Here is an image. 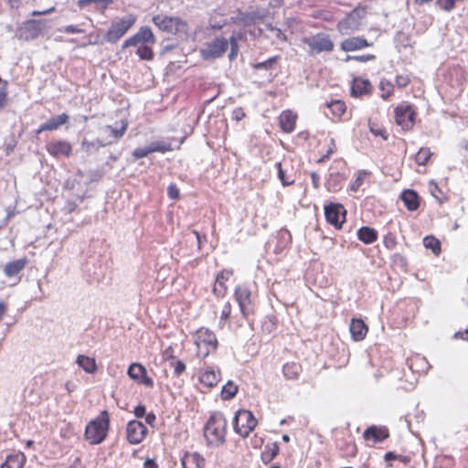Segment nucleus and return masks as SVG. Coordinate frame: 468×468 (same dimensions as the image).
Instances as JSON below:
<instances>
[{
    "label": "nucleus",
    "instance_id": "72a5a7b5",
    "mask_svg": "<svg viewBox=\"0 0 468 468\" xmlns=\"http://www.w3.org/2000/svg\"><path fill=\"white\" fill-rule=\"evenodd\" d=\"M372 173L368 170H358L355 179L349 185V190L357 192L365 183L369 182Z\"/></svg>",
    "mask_w": 468,
    "mask_h": 468
},
{
    "label": "nucleus",
    "instance_id": "aec40b11",
    "mask_svg": "<svg viewBox=\"0 0 468 468\" xmlns=\"http://www.w3.org/2000/svg\"><path fill=\"white\" fill-rule=\"evenodd\" d=\"M364 14V9L355 8L344 19L337 23V30L340 33H346L349 29H358L359 23L357 22V18H360Z\"/></svg>",
    "mask_w": 468,
    "mask_h": 468
},
{
    "label": "nucleus",
    "instance_id": "7ed1b4c3",
    "mask_svg": "<svg viewBox=\"0 0 468 468\" xmlns=\"http://www.w3.org/2000/svg\"><path fill=\"white\" fill-rule=\"evenodd\" d=\"M233 297L243 319L249 320L250 316L255 314L257 291L250 283L237 284L233 290Z\"/></svg>",
    "mask_w": 468,
    "mask_h": 468
},
{
    "label": "nucleus",
    "instance_id": "09e8293b",
    "mask_svg": "<svg viewBox=\"0 0 468 468\" xmlns=\"http://www.w3.org/2000/svg\"><path fill=\"white\" fill-rule=\"evenodd\" d=\"M275 166L278 170V177L281 180L282 186H291L294 183L293 179H290L286 175L284 170L282 169V165L281 162L275 164Z\"/></svg>",
    "mask_w": 468,
    "mask_h": 468
},
{
    "label": "nucleus",
    "instance_id": "473e14b6",
    "mask_svg": "<svg viewBox=\"0 0 468 468\" xmlns=\"http://www.w3.org/2000/svg\"><path fill=\"white\" fill-rule=\"evenodd\" d=\"M378 238V231L370 227L363 226L357 230V239L364 244H372Z\"/></svg>",
    "mask_w": 468,
    "mask_h": 468
},
{
    "label": "nucleus",
    "instance_id": "3c124183",
    "mask_svg": "<svg viewBox=\"0 0 468 468\" xmlns=\"http://www.w3.org/2000/svg\"><path fill=\"white\" fill-rule=\"evenodd\" d=\"M101 42V35L99 33H96V32H90L88 36H87V42L80 45V47H86V46H89V45H98Z\"/></svg>",
    "mask_w": 468,
    "mask_h": 468
},
{
    "label": "nucleus",
    "instance_id": "79ce46f5",
    "mask_svg": "<svg viewBox=\"0 0 468 468\" xmlns=\"http://www.w3.org/2000/svg\"><path fill=\"white\" fill-rule=\"evenodd\" d=\"M423 245L426 249L431 250L436 256L441 251V241L434 236H427L423 239Z\"/></svg>",
    "mask_w": 468,
    "mask_h": 468
},
{
    "label": "nucleus",
    "instance_id": "4be33fe9",
    "mask_svg": "<svg viewBox=\"0 0 468 468\" xmlns=\"http://www.w3.org/2000/svg\"><path fill=\"white\" fill-rule=\"evenodd\" d=\"M298 115L292 110H285L278 117L279 126L285 133H291L295 130Z\"/></svg>",
    "mask_w": 468,
    "mask_h": 468
},
{
    "label": "nucleus",
    "instance_id": "b1692460",
    "mask_svg": "<svg viewBox=\"0 0 468 468\" xmlns=\"http://www.w3.org/2000/svg\"><path fill=\"white\" fill-rule=\"evenodd\" d=\"M69 121V114L63 112L61 114H58L57 116H54L50 118L46 122L42 123L39 128L36 131L37 134H39L46 131H57L58 130L62 125L68 123Z\"/></svg>",
    "mask_w": 468,
    "mask_h": 468
},
{
    "label": "nucleus",
    "instance_id": "39448f33",
    "mask_svg": "<svg viewBox=\"0 0 468 468\" xmlns=\"http://www.w3.org/2000/svg\"><path fill=\"white\" fill-rule=\"evenodd\" d=\"M152 22L162 32L186 39L189 35L188 23L179 16L158 14L153 16Z\"/></svg>",
    "mask_w": 468,
    "mask_h": 468
},
{
    "label": "nucleus",
    "instance_id": "37998d69",
    "mask_svg": "<svg viewBox=\"0 0 468 468\" xmlns=\"http://www.w3.org/2000/svg\"><path fill=\"white\" fill-rule=\"evenodd\" d=\"M148 148H149V151H150L151 154L152 153H155V152L165 154L166 152L173 151V147H172L171 143L166 142V141L152 142L148 145Z\"/></svg>",
    "mask_w": 468,
    "mask_h": 468
},
{
    "label": "nucleus",
    "instance_id": "20e7f679",
    "mask_svg": "<svg viewBox=\"0 0 468 468\" xmlns=\"http://www.w3.org/2000/svg\"><path fill=\"white\" fill-rule=\"evenodd\" d=\"M228 422L223 413L213 412L205 427L204 436L208 445L219 446L226 441Z\"/></svg>",
    "mask_w": 468,
    "mask_h": 468
},
{
    "label": "nucleus",
    "instance_id": "c9c22d12",
    "mask_svg": "<svg viewBox=\"0 0 468 468\" xmlns=\"http://www.w3.org/2000/svg\"><path fill=\"white\" fill-rule=\"evenodd\" d=\"M302 372V366L298 362H287L282 367L283 376L287 379H297L299 378Z\"/></svg>",
    "mask_w": 468,
    "mask_h": 468
},
{
    "label": "nucleus",
    "instance_id": "f704fd0d",
    "mask_svg": "<svg viewBox=\"0 0 468 468\" xmlns=\"http://www.w3.org/2000/svg\"><path fill=\"white\" fill-rule=\"evenodd\" d=\"M232 310H233V307H232L231 303L229 301L225 302L221 308V311H220L219 323H218L219 328H224L226 325L229 329H231L233 327L231 321H230Z\"/></svg>",
    "mask_w": 468,
    "mask_h": 468
},
{
    "label": "nucleus",
    "instance_id": "dca6fc26",
    "mask_svg": "<svg viewBox=\"0 0 468 468\" xmlns=\"http://www.w3.org/2000/svg\"><path fill=\"white\" fill-rule=\"evenodd\" d=\"M127 375L138 385L150 388L154 387L153 378L148 376L145 367L141 363H132L128 367Z\"/></svg>",
    "mask_w": 468,
    "mask_h": 468
},
{
    "label": "nucleus",
    "instance_id": "603ef678",
    "mask_svg": "<svg viewBox=\"0 0 468 468\" xmlns=\"http://www.w3.org/2000/svg\"><path fill=\"white\" fill-rule=\"evenodd\" d=\"M170 366L174 368V374L176 377L181 376L186 369V364L181 360L173 361Z\"/></svg>",
    "mask_w": 468,
    "mask_h": 468
},
{
    "label": "nucleus",
    "instance_id": "69168bd1",
    "mask_svg": "<svg viewBox=\"0 0 468 468\" xmlns=\"http://www.w3.org/2000/svg\"><path fill=\"white\" fill-rule=\"evenodd\" d=\"M264 440L261 436L258 435L257 433L254 434V436L250 440L251 446L254 449H260L263 445Z\"/></svg>",
    "mask_w": 468,
    "mask_h": 468
},
{
    "label": "nucleus",
    "instance_id": "f8f14e48",
    "mask_svg": "<svg viewBox=\"0 0 468 468\" xmlns=\"http://www.w3.org/2000/svg\"><path fill=\"white\" fill-rule=\"evenodd\" d=\"M395 121L403 130L413 128L417 113L410 104H399L394 109Z\"/></svg>",
    "mask_w": 468,
    "mask_h": 468
},
{
    "label": "nucleus",
    "instance_id": "5fc2aeb1",
    "mask_svg": "<svg viewBox=\"0 0 468 468\" xmlns=\"http://www.w3.org/2000/svg\"><path fill=\"white\" fill-rule=\"evenodd\" d=\"M229 44H230V48H231V51H230L229 57L232 60L238 55V51H239L238 38L234 36H231L229 38Z\"/></svg>",
    "mask_w": 468,
    "mask_h": 468
},
{
    "label": "nucleus",
    "instance_id": "a211bd4d",
    "mask_svg": "<svg viewBox=\"0 0 468 468\" xmlns=\"http://www.w3.org/2000/svg\"><path fill=\"white\" fill-rule=\"evenodd\" d=\"M128 121L123 119L120 122V125L116 128L112 127L111 125L104 126L101 131L105 134L101 139L104 141V144L107 143L108 145H112L120 140L126 133L128 128Z\"/></svg>",
    "mask_w": 468,
    "mask_h": 468
},
{
    "label": "nucleus",
    "instance_id": "0e129e2a",
    "mask_svg": "<svg viewBox=\"0 0 468 468\" xmlns=\"http://www.w3.org/2000/svg\"><path fill=\"white\" fill-rule=\"evenodd\" d=\"M246 117L244 110L240 107L236 108L232 112V119L236 122H239Z\"/></svg>",
    "mask_w": 468,
    "mask_h": 468
},
{
    "label": "nucleus",
    "instance_id": "bb28decb",
    "mask_svg": "<svg viewBox=\"0 0 468 468\" xmlns=\"http://www.w3.org/2000/svg\"><path fill=\"white\" fill-rule=\"evenodd\" d=\"M349 331L355 341H362L367 335L368 327L361 318H353L350 322Z\"/></svg>",
    "mask_w": 468,
    "mask_h": 468
},
{
    "label": "nucleus",
    "instance_id": "e433bc0d",
    "mask_svg": "<svg viewBox=\"0 0 468 468\" xmlns=\"http://www.w3.org/2000/svg\"><path fill=\"white\" fill-rule=\"evenodd\" d=\"M378 90L380 98L383 101H388L394 95L395 87L390 80L382 79L378 83Z\"/></svg>",
    "mask_w": 468,
    "mask_h": 468
},
{
    "label": "nucleus",
    "instance_id": "c03bdc74",
    "mask_svg": "<svg viewBox=\"0 0 468 468\" xmlns=\"http://www.w3.org/2000/svg\"><path fill=\"white\" fill-rule=\"evenodd\" d=\"M431 155L432 153L429 148L422 147L416 154L415 161L419 165H426L429 163Z\"/></svg>",
    "mask_w": 468,
    "mask_h": 468
},
{
    "label": "nucleus",
    "instance_id": "9b49d317",
    "mask_svg": "<svg viewBox=\"0 0 468 468\" xmlns=\"http://www.w3.org/2000/svg\"><path fill=\"white\" fill-rule=\"evenodd\" d=\"M235 271L232 268H223L215 275L212 293L217 298H224L229 291V282L233 280Z\"/></svg>",
    "mask_w": 468,
    "mask_h": 468
},
{
    "label": "nucleus",
    "instance_id": "7c9ffc66",
    "mask_svg": "<svg viewBox=\"0 0 468 468\" xmlns=\"http://www.w3.org/2000/svg\"><path fill=\"white\" fill-rule=\"evenodd\" d=\"M408 364L412 372L423 374L429 368V362L420 355H413L408 359Z\"/></svg>",
    "mask_w": 468,
    "mask_h": 468
},
{
    "label": "nucleus",
    "instance_id": "49530a36",
    "mask_svg": "<svg viewBox=\"0 0 468 468\" xmlns=\"http://www.w3.org/2000/svg\"><path fill=\"white\" fill-rule=\"evenodd\" d=\"M383 244L386 249L389 250H394L398 245L396 235L391 231L386 233L383 237Z\"/></svg>",
    "mask_w": 468,
    "mask_h": 468
},
{
    "label": "nucleus",
    "instance_id": "9d476101",
    "mask_svg": "<svg viewBox=\"0 0 468 468\" xmlns=\"http://www.w3.org/2000/svg\"><path fill=\"white\" fill-rule=\"evenodd\" d=\"M46 28L47 21L45 19H28L18 27L16 36L21 40H34L41 36Z\"/></svg>",
    "mask_w": 468,
    "mask_h": 468
},
{
    "label": "nucleus",
    "instance_id": "ea45409f",
    "mask_svg": "<svg viewBox=\"0 0 468 468\" xmlns=\"http://www.w3.org/2000/svg\"><path fill=\"white\" fill-rule=\"evenodd\" d=\"M105 146H107V143L104 144V141L101 138H98L94 141L83 139L81 142V150L88 154L94 151H98L101 147Z\"/></svg>",
    "mask_w": 468,
    "mask_h": 468
},
{
    "label": "nucleus",
    "instance_id": "e2e57ef3",
    "mask_svg": "<svg viewBox=\"0 0 468 468\" xmlns=\"http://www.w3.org/2000/svg\"><path fill=\"white\" fill-rule=\"evenodd\" d=\"M61 31L64 33H67V34H78V33L84 32L83 29L80 28L78 26H75V25H68V26L64 27L61 29Z\"/></svg>",
    "mask_w": 468,
    "mask_h": 468
},
{
    "label": "nucleus",
    "instance_id": "338daca9",
    "mask_svg": "<svg viewBox=\"0 0 468 468\" xmlns=\"http://www.w3.org/2000/svg\"><path fill=\"white\" fill-rule=\"evenodd\" d=\"M133 414L136 418L140 419L145 416L146 408L144 405H138L134 408Z\"/></svg>",
    "mask_w": 468,
    "mask_h": 468
},
{
    "label": "nucleus",
    "instance_id": "4468645a",
    "mask_svg": "<svg viewBox=\"0 0 468 468\" xmlns=\"http://www.w3.org/2000/svg\"><path fill=\"white\" fill-rule=\"evenodd\" d=\"M46 151L55 159L69 158L73 154V145L65 139H54L46 144Z\"/></svg>",
    "mask_w": 468,
    "mask_h": 468
},
{
    "label": "nucleus",
    "instance_id": "de8ad7c7",
    "mask_svg": "<svg viewBox=\"0 0 468 468\" xmlns=\"http://www.w3.org/2000/svg\"><path fill=\"white\" fill-rule=\"evenodd\" d=\"M411 82V76L409 73L397 74L395 78V85L399 89L406 88Z\"/></svg>",
    "mask_w": 468,
    "mask_h": 468
},
{
    "label": "nucleus",
    "instance_id": "4c0bfd02",
    "mask_svg": "<svg viewBox=\"0 0 468 468\" xmlns=\"http://www.w3.org/2000/svg\"><path fill=\"white\" fill-rule=\"evenodd\" d=\"M77 364L89 374H93L97 370V364L95 359L84 355L78 356Z\"/></svg>",
    "mask_w": 468,
    "mask_h": 468
},
{
    "label": "nucleus",
    "instance_id": "a18cd8bd",
    "mask_svg": "<svg viewBox=\"0 0 468 468\" xmlns=\"http://www.w3.org/2000/svg\"><path fill=\"white\" fill-rule=\"evenodd\" d=\"M429 190L433 197H435L440 203L444 202L447 197L444 195V193L441 191V189L439 187V186L433 182L431 181L429 183Z\"/></svg>",
    "mask_w": 468,
    "mask_h": 468
},
{
    "label": "nucleus",
    "instance_id": "423d86ee",
    "mask_svg": "<svg viewBox=\"0 0 468 468\" xmlns=\"http://www.w3.org/2000/svg\"><path fill=\"white\" fill-rule=\"evenodd\" d=\"M193 337L196 353L200 359H206L217 352L219 343L216 334L209 328L204 326L198 328Z\"/></svg>",
    "mask_w": 468,
    "mask_h": 468
},
{
    "label": "nucleus",
    "instance_id": "412c9836",
    "mask_svg": "<svg viewBox=\"0 0 468 468\" xmlns=\"http://www.w3.org/2000/svg\"><path fill=\"white\" fill-rule=\"evenodd\" d=\"M389 437V431L386 426H369L365 430L363 438L366 441H371L373 443H378L385 441Z\"/></svg>",
    "mask_w": 468,
    "mask_h": 468
},
{
    "label": "nucleus",
    "instance_id": "8fccbe9b",
    "mask_svg": "<svg viewBox=\"0 0 468 468\" xmlns=\"http://www.w3.org/2000/svg\"><path fill=\"white\" fill-rule=\"evenodd\" d=\"M278 59H279V56H274L265 61L254 64L253 69H270L272 67V64L277 62Z\"/></svg>",
    "mask_w": 468,
    "mask_h": 468
},
{
    "label": "nucleus",
    "instance_id": "2eb2a0df",
    "mask_svg": "<svg viewBox=\"0 0 468 468\" xmlns=\"http://www.w3.org/2000/svg\"><path fill=\"white\" fill-rule=\"evenodd\" d=\"M346 210L339 203H329L324 206V217L326 221L336 229H341L346 222Z\"/></svg>",
    "mask_w": 468,
    "mask_h": 468
},
{
    "label": "nucleus",
    "instance_id": "a878e982",
    "mask_svg": "<svg viewBox=\"0 0 468 468\" xmlns=\"http://www.w3.org/2000/svg\"><path fill=\"white\" fill-rule=\"evenodd\" d=\"M183 468H203L205 458L197 452H186L181 459Z\"/></svg>",
    "mask_w": 468,
    "mask_h": 468
},
{
    "label": "nucleus",
    "instance_id": "5701e85b",
    "mask_svg": "<svg viewBox=\"0 0 468 468\" xmlns=\"http://www.w3.org/2000/svg\"><path fill=\"white\" fill-rule=\"evenodd\" d=\"M372 92V85L367 79L355 77L351 83L350 94L352 97L358 98L369 95Z\"/></svg>",
    "mask_w": 468,
    "mask_h": 468
},
{
    "label": "nucleus",
    "instance_id": "6e6d98bb",
    "mask_svg": "<svg viewBox=\"0 0 468 468\" xmlns=\"http://www.w3.org/2000/svg\"><path fill=\"white\" fill-rule=\"evenodd\" d=\"M90 3H99L102 5V7L107 8L112 3V0H79L78 5L80 7H84L87 4Z\"/></svg>",
    "mask_w": 468,
    "mask_h": 468
},
{
    "label": "nucleus",
    "instance_id": "58836bf2",
    "mask_svg": "<svg viewBox=\"0 0 468 468\" xmlns=\"http://www.w3.org/2000/svg\"><path fill=\"white\" fill-rule=\"evenodd\" d=\"M280 447L277 442L268 443L261 452V460L268 463L271 462L279 453Z\"/></svg>",
    "mask_w": 468,
    "mask_h": 468
},
{
    "label": "nucleus",
    "instance_id": "c756f323",
    "mask_svg": "<svg viewBox=\"0 0 468 468\" xmlns=\"http://www.w3.org/2000/svg\"><path fill=\"white\" fill-rule=\"evenodd\" d=\"M400 198L410 211H416L420 207V197L418 193L412 189L404 190L400 195Z\"/></svg>",
    "mask_w": 468,
    "mask_h": 468
},
{
    "label": "nucleus",
    "instance_id": "0eeeda50",
    "mask_svg": "<svg viewBox=\"0 0 468 468\" xmlns=\"http://www.w3.org/2000/svg\"><path fill=\"white\" fill-rule=\"evenodd\" d=\"M136 19L135 15L129 14L112 21L104 36L106 41L112 44L117 43L134 26Z\"/></svg>",
    "mask_w": 468,
    "mask_h": 468
},
{
    "label": "nucleus",
    "instance_id": "774afa93",
    "mask_svg": "<svg viewBox=\"0 0 468 468\" xmlns=\"http://www.w3.org/2000/svg\"><path fill=\"white\" fill-rule=\"evenodd\" d=\"M237 20L239 23L248 26L253 21V17L249 14H242L240 17L237 18Z\"/></svg>",
    "mask_w": 468,
    "mask_h": 468
},
{
    "label": "nucleus",
    "instance_id": "1a4fd4ad",
    "mask_svg": "<svg viewBox=\"0 0 468 468\" xmlns=\"http://www.w3.org/2000/svg\"><path fill=\"white\" fill-rule=\"evenodd\" d=\"M302 42L308 46L310 55H316L322 52L330 53L335 48V44L331 37L324 33L303 37Z\"/></svg>",
    "mask_w": 468,
    "mask_h": 468
},
{
    "label": "nucleus",
    "instance_id": "052dcab7",
    "mask_svg": "<svg viewBox=\"0 0 468 468\" xmlns=\"http://www.w3.org/2000/svg\"><path fill=\"white\" fill-rule=\"evenodd\" d=\"M384 459H385L386 462H389V461H393V460H400L403 463H408L409 462L408 458H406V457H404L402 455H398V454H396L393 452H386L385 455H384Z\"/></svg>",
    "mask_w": 468,
    "mask_h": 468
},
{
    "label": "nucleus",
    "instance_id": "f257e3e1",
    "mask_svg": "<svg viewBox=\"0 0 468 468\" xmlns=\"http://www.w3.org/2000/svg\"><path fill=\"white\" fill-rule=\"evenodd\" d=\"M156 43V37L152 29L147 27H141L139 30L128 37L122 43V48L137 47L136 55L142 60L151 61L154 58L153 46Z\"/></svg>",
    "mask_w": 468,
    "mask_h": 468
},
{
    "label": "nucleus",
    "instance_id": "f3484780",
    "mask_svg": "<svg viewBox=\"0 0 468 468\" xmlns=\"http://www.w3.org/2000/svg\"><path fill=\"white\" fill-rule=\"evenodd\" d=\"M229 48V41L225 37H217L201 50L204 58H218L224 55Z\"/></svg>",
    "mask_w": 468,
    "mask_h": 468
},
{
    "label": "nucleus",
    "instance_id": "ddd939ff",
    "mask_svg": "<svg viewBox=\"0 0 468 468\" xmlns=\"http://www.w3.org/2000/svg\"><path fill=\"white\" fill-rule=\"evenodd\" d=\"M126 440L130 444L136 445L143 442L148 435V429L140 420H129L125 428Z\"/></svg>",
    "mask_w": 468,
    "mask_h": 468
},
{
    "label": "nucleus",
    "instance_id": "13d9d810",
    "mask_svg": "<svg viewBox=\"0 0 468 468\" xmlns=\"http://www.w3.org/2000/svg\"><path fill=\"white\" fill-rule=\"evenodd\" d=\"M376 58V56L373 54H367V55H360V56H348L346 60H356L358 62H367L374 60Z\"/></svg>",
    "mask_w": 468,
    "mask_h": 468
},
{
    "label": "nucleus",
    "instance_id": "6ab92c4d",
    "mask_svg": "<svg viewBox=\"0 0 468 468\" xmlns=\"http://www.w3.org/2000/svg\"><path fill=\"white\" fill-rule=\"evenodd\" d=\"M221 380V371L219 368L208 367L200 371L198 381L207 388H215Z\"/></svg>",
    "mask_w": 468,
    "mask_h": 468
},
{
    "label": "nucleus",
    "instance_id": "bf43d9fd",
    "mask_svg": "<svg viewBox=\"0 0 468 468\" xmlns=\"http://www.w3.org/2000/svg\"><path fill=\"white\" fill-rule=\"evenodd\" d=\"M167 195L171 199L176 200L180 197V192L176 184H170L167 187Z\"/></svg>",
    "mask_w": 468,
    "mask_h": 468
},
{
    "label": "nucleus",
    "instance_id": "680f3d73",
    "mask_svg": "<svg viewBox=\"0 0 468 468\" xmlns=\"http://www.w3.org/2000/svg\"><path fill=\"white\" fill-rule=\"evenodd\" d=\"M162 357L165 361L167 360H175V350L172 346H167L163 352H162Z\"/></svg>",
    "mask_w": 468,
    "mask_h": 468
},
{
    "label": "nucleus",
    "instance_id": "cd10ccee",
    "mask_svg": "<svg viewBox=\"0 0 468 468\" xmlns=\"http://www.w3.org/2000/svg\"><path fill=\"white\" fill-rule=\"evenodd\" d=\"M371 44L368 41L361 37H352L343 40L340 44V48L343 51L349 52L359 50L367 47H370Z\"/></svg>",
    "mask_w": 468,
    "mask_h": 468
},
{
    "label": "nucleus",
    "instance_id": "6e6552de",
    "mask_svg": "<svg viewBox=\"0 0 468 468\" xmlns=\"http://www.w3.org/2000/svg\"><path fill=\"white\" fill-rule=\"evenodd\" d=\"M257 424V419L254 417L253 413L248 410H238L233 420L234 431L242 438H247Z\"/></svg>",
    "mask_w": 468,
    "mask_h": 468
},
{
    "label": "nucleus",
    "instance_id": "393cba45",
    "mask_svg": "<svg viewBox=\"0 0 468 468\" xmlns=\"http://www.w3.org/2000/svg\"><path fill=\"white\" fill-rule=\"evenodd\" d=\"M325 107L329 110L331 119L334 122H340L344 120V116L347 113V107L342 100H332L325 102Z\"/></svg>",
    "mask_w": 468,
    "mask_h": 468
},
{
    "label": "nucleus",
    "instance_id": "2f4dec72",
    "mask_svg": "<svg viewBox=\"0 0 468 468\" xmlns=\"http://www.w3.org/2000/svg\"><path fill=\"white\" fill-rule=\"evenodd\" d=\"M26 461L27 458L23 452H14L6 456L0 468H23Z\"/></svg>",
    "mask_w": 468,
    "mask_h": 468
},
{
    "label": "nucleus",
    "instance_id": "a19ab883",
    "mask_svg": "<svg viewBox=\"0 0 468 468\" xmlns=\"http://www.w3.org/2000/svg\"><path fill=\"white\" fill-rule=\"evenodd\" d=\"M239 392V387L232 380H229L221 388L220 397L223 400L232 399Z\"/></svg>",
    "mask_w": 468,
    "mask_h": 468
},
{
    "label": "nucleus",
    "instance_id": "c85d7f7f",
    "mask_svg": "<svg viewBox=\"0 0 468 468\" xmlns=\"http://www.w3.org/2000/svg\"><path fill=\"white\" fill-rule=\"evenodd\" d=\"M27 262L28 261L27 258L9 261L3 267V271L8 278L16 276L26 268Z\"/></svg>",
    "mask_w": 468,
    "mask_h": 468
},
{
    "label": "nucleus",
    "instance_id": "4d7b16f0",
    "mask_svg": "<svg viewBox=\"0 0 468 468\" xmlns=\"http://www.w3.org/2000/svg\"><path fill=\"white\" fill-rule=\"evenodd\" d=\"M150 154L151 153L147 146V147H139V148L134 149L132 154L134 159H141V158L146 157Z\"/></svg>",
    "mask_w": 468,
    "mask_h": 468
},
{
    "label": "nucleus",
    "instance_id": "864d4df0",
    "mask_svg": "<svg viewBox=\"0 0 468 468\" xmlns=\"http://www.w3.org/2000/svg\"><path fill=\"white\" fill-rule=\"evenodd\" d=\"M437 5L444 11H452L455 7V0H437Z\"/></svg>",
    "mask_w": 468,
    "mask_h": 468
},
{
    "label": "nucleus",
    "instance_id": "f03ea898",
    "mask_svg": "<svg viewBox=\"0 0 468 468\" xmlns=\"http://www.w3.org/2000/svg\"><path fill=\"white\" fill-rule=\"evenodd\" d=\"M111 428V417L108 410H104L93 420H90L84 431V439L90 445L102 443L108 437Z\"/></svg>",
    "mask_w": 468,
    "mask_h": 468
}]
</instances>
